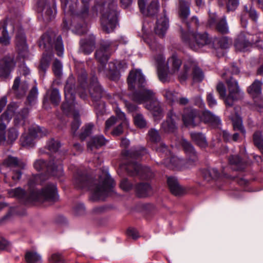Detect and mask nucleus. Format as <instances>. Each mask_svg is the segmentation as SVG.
<instances>
[{
  "mask_svg": "<svg viewBox=\"0 0 263 263\" xmlns=\"http://www.w3.org/2000/svg\"><path fill=\"white\" fill-rule=\"evenodd\" d=\"M130 89L138 88V92H135L132 96V99L138 103L147 102L145 107L152 112L155 120H159L163 117L160 104L155 97V92L145 87L146 81L140 70L130 71L127 78Z\"/></svg>",
  "mask_w": 263,
  "mask_h": 263,
  "instance_id": "nucleus-1",
  "label": "nucleus"
},
{
  "mask_svg": "<svg viewBox=\"0 0 263 263\" xmlns=\"http://www.w3.org/2000/svg\"><path fill=\"white\" fill-rule=\"evenodd\" d=\"M46 179L43 174L34 175L28 182V194L22 189L18 187L9 190L8 192L9 196L23 200L25 203L35 200H54L57 196V188L54 184H48L40 192L34 188L35 185L41 183Z\"/></svg>",
  "mask_w": 263,
  "mask_h": 263,
  "instance_id": "nucleus-2",
  "label": "nucleus"
},
{
  "mask_svg": "<svg viewBox=\"0 0 263 263\" xmlns=\"http://www.w3.org/2000/svg\"><path fill=\"white\" fill-rule=\"evenodd\" d=\"M90 0H82L83 7L79 12H77L78 0H61L62 7L65 13L72 15L70 21L64 20L62 24L63 28L67 30L70 26L74 29L73 31L82 34L87 31V25L84 20L90 15L89 2Z\"/></svg>",
  "mask_w": 263,
  "mask_h": 263,
  "instance_id": "nucleus-3",
  "label": "nucleus"
},
{
  "mask_svg": "<svg viewBox=\"0 0 263 263\" xmlns=\"http://www.w3.org/2000/svg\"><path fill=\"white\" fill-rule=\"evenodd\" d=\"M115 45L112 42H104L96 52V58L100 63L99 72L113 80H118L120 77V73L127 68V64L124 61H115L105 64L108 60L111 51L114 49Z\"/></svg>",
  "mask_w": 263,
  "mask_h": 263,
  "instance_id": "nucleus-4",
  "label": "nucleus"
},
{
  "mask_svg": "<svg viewBox=\"0 0 263 263\" xmlns=\"http://www.w3.org/2000/svg\"><path fill=\"white\" fill-rule=\"evenodd\" d=\"M157 65L158 75L159 80L164 83L169 79L168 75L177 73L182 65L181 59L176 54H173L164 64V58L161 53H159L155 58Z\"/></svg>",
  "mask_w": 263,
  "mask_h": 263,
  "instance_id": "nucleus-5",
  "label": "nucleus"
},
{
  "mask_svg": "<svg viewBox=\"0 0 263 263\" xmlns=\"http://www.w3.org/2000/svg\"><path fill=\"white\" fill-rule=\"evenodd\" d=\"M117 2L115 0H107L103 5L100 6L102 28L106 33L113 31L117 26Z\"/></svg>",
  "mask_w": 263,
  "mask_h": 263,
  "instance_id": "nucleus-6",
  "label": "nucleus"
},
{
  "mask_svg": "<svg viewBox=\"0 0 263 263\" xmlns=\"http://www.w3.org/2000/svg\"><path fill=\"white\" fill-rule=\"evenodd\" d=\"M73 82V77L72 76L69 77L65 86V101L62 104V108L63 111L66 114H69L71 112L73 113V121L71 124V130L73 134H74L80 125V121L78 114L74 110V90L72 88Z\"/></svg>",
  "mask_w": 263,
  "mask_h": 263,
  "instance_id": "nucleus-7",
  "label": "nucleus"
},
{
  "mask_svg": "<svg viewBox=\"0 0 263 263\" xmlns=\"http://www.w3.org/2000/svg\"><path fill=\"white\" fill-rule=\"evenodd\" d=\"M90 81V84L88 86L86 82V71L82 70L81 74H79L78 76L79 86L77 91L80 97L83 99L86 98L87 92H88L92 98L97 101L102 97L103 90L98 82L97 78L95 76H92Z\"/></svg>",
  "mask_w": 263,
  "mask_h": 263,
  "instance_id": "nucleus-8",
  "label": "nucleus"
},
{
  "mask_svg": "<svg viewBox=\"0 0 263 263\" xmlns=\"http://www.w3.org/2000/svg\"><path fill=\"white\" fill-rule=\"evenodd\" d=\"M18 108V105L15 103H10L7 110L1 115L0 117V142L5 140V129L6 123L9 122L12 117L15 115L14 121L18 123V120H24L27 117L29 114V109L25 107L15 114V111Z\"/></svg>",
  "mask_w": 263,
  "mask_h": 263,
  "instance_id": "nucleus-9",
  "label": "nucleus"
},
{
  "mask_svg": "<svg viewBox=\"0 0 263 263\" xmlns=\"http://www.w3.org/2000/svg\"><path fill=\"white\" fill-rule=\"evenodd\" d=\"M227 83L229 90V95L226 97V88L222 83H219L217 86V91L220 97L224 100L226 105L231 106L233 102L238 100L240 96V91L239 89L237 81L230 78L227 80Z\"/></svg>",
  "mask_w": 263,
  "mask_h": 263,
  "instance_id": "nucleus-10",
  "label": "nucleus"
},
{
  "mask_svg": "<svg viewBox=\"0 0 263 263\" xmlns=\"http://www.w3.org/2000/svg\"><path fill=\"white\" fill-rule=\"evenodd\" d=\"M114 185L112 179L107 173L104 172L100 176L98 183L90 186L89 189L96 199H104Z\"/></svg>",
  "mask_w": 263,
  "mask_h": 263,
  "instance_id": "nucleus-11",
  "label": "nucleus"
},
{
  "mask_svg": "<svg viewBox=\"0 0 263 263\" xmlns=\"http://www.w3.org/2000/svg\"><path fill=\"white\" fill-rule=\"evenodd\" d=\"M190 76L194 82H200L203 79L204 75L197 64L192 61H186L183 68L178 74V79L181 83L184 82Z\"/></svg>",
  "mask_w": 263,
  "mask_h": 263,
  "instance_id": "nucleus-12",
  "label": "nucleus"
},
{
  "mask_svg": "<svg viewBox=\"0 0 263 263\" xmlns=\"http://www.w3.org/2000/svg\"><path fill=\"white\" fill-rule=\"evenodd\" d=\"M54 37L55 34L54 32L51 31L48 32L42 35L39 42L40 47L45 49L46 51V52L43 54L39 66L40 70H42L43 72H44L49 65L52 54L50 53H48V51L50 50L52 47V41Z\"/></svg>",
  "mask_w": 263,
  "mask_h": 263,
  "instance_id": "nucleus-13",
  "label": "nucleus"
},
{
  "mask_svg": "<svg viewBox=\"0 0 263 263\" xmlns=\"http://www.w3.org/2000/svg\"><path fill=\"white\" fill-rule=\"evenodd\" d=\"M183 40L194 50L211 43V39L206 32L192 33H182Z\"/></svg>",
  "mask_w": 263,
  "mask_h": 263,
  "instance_id": "nucleus-14",
  "label": "nucleus"
},
{
  "mask_svg": "<svg viewBox=\"0 0 263 263\" xmlns=\"http://www.w3.org/2000/svg\"><path fill=\"white\" fill-rule=\"evenodd\" d=\"M47 134L44 128L37 126H32L29 129L28 134H23L20 139L21 145L24 147H32L36 139L40 138Z\"/></svg>",
  "mask_w": 263,
  "mask_h": 263,
  "instance_id": "nucleus-15",
  "label": "nucleus"
},
{
  "mask_svg": "<svg viewBox=\"0 0 263 263\" xmlns=\"http://www.w3.org/2000/svg\"><path fill=\"white\" fill-rule=\"evenodd\" d=\"M34 167L38 171L46 168L47 171L57 177L63 175V167L61 161L52 160L47 166L46 162L43 160H36L34 163Z\"/></svg>",
  "mask_w": 263,
  "mask_h": 263,
  "instance_id": "nucleus-16",
  "label": "nucleus"
},
{
  "mask_svg": "<svg viewBox=\"0 0 263 263\" xmlns=\"http://www.w3.org/2000/svg\"><path fill=\"white\" fill-rule=\"evenodd\" d=\"M125 168L130 175H139L142 178L146 179L152 177V173L149 167H142L135 162L128 163Z\"/></svg>",
  "mask_w": 263,
  "mask_h": 263,
  "instance_id": "nucleus-17",
  "label": "nucleus"
},
{
  "mask_svg": "<svg viewBox=\"0 0 263 263\" xmlns=\"http://www.w3.org/2000/svg\"><path fill=\"white\" fill-rule=\"evenodd\" d=\"M3 165L13 168L12 179L14 181H16L21 178L22 176L21 170L25 167L26 164L23 162L19 161L15 157L9 156L4 160Z\"/></svg>",
  "mask_w": 263,
  "mask_h": 263,
  "instance_id": "nucleus-18",
  "label": "nucleus"
},
{
  "mask_svg": "<svg viewBox=\"0 0 263 263\" xmlns=\"http://www.w3.org/2000/svg\"><path fill=\"white\" fill-rule=\"evenodd\" d=\"M182 121L186 127H195L200 122V114L198 110L191 107L185 108L182 116Z\"/></svg>",
  "mask_w": 263,
  "mask_h": 263,
  "instance_id": "nucleus-19",
  "label": "nucleus"
},
{
  "mask_svg": "<svg viewBox=\"0 0 263 263\" xmlns=\"http://www.w3.org/2000/svg\"><path fill=\"white\" fill-rule=\"evenodd\" d=\"M157 151L164 153L167 157L165 159L164 163L169 165L170 163L173 166L178 168H181L182 165L184 163V161L178 157L172 155L170 149L166 147L165 144L161 143L157 148Z\"/></svg>",
  "mask_w": 263,
  "mask_h": 263,
  "instance_id": "nucleus-20",
  "label": "nucleus"
},
{
  "mask_svg": "<svg viewBox=\"0 0 263 263\" xmlns=\"http://www.w3.org/2000/svg\"><path fill=\"white\" fill-rule=\"evenodd\" d=\"M147 0H138V4L141 12L147 16H153L156 14L159 10L158 0H152L146 7Z\"/></svg>",
  "mask_w": 263,
  "mask_h": 263,
  "instance_id": "nucleus-21",
  "label": "nucleus"
},
{
  "mask_svg": "<svg viewBox=\"0 0 263 263\" xmlns=\"http://www.w3.org/2000/svg\"><path fill=\"white\" fill-rule=\"evenodd\" d=\"M15 45L19 55L23 58L26 57L28 55V47L23 32L20 31L16 34Z\"/></svg>",
  "mask_w": 263,
  "mask_h": 263,
  "instance_id": "nucleus-22",
  "label": "nucleus"
},
{
  "mask_svg": "<svg viewBox=\"0 0 263 263\" xmlns=\"http://www.w3.org/2000/svg\"><path fill=\"white\" fill-rule=\"evenodd\" d=\"M28 88V84L26 81H23L21 77H16L13 82L12 90L18 98L24 97Z\"/></svg>",
  "mask_w": 263,
  "mask_h": 263,
  "instance_id": "nucleus-23",
  "label": "nucleus"
},
{
  "mask_svg": "<svg viewBox=\"0 0 263 263\" xmlns=\"http://www.w3.org/2000/svg\"><path fill=\"white\" fill-rule=\"evenodd\" d=\"M181 144L187 157V165L186 167H189L190 165H192L197 161V156L194 147L187 141L182 139L181 140Z\"/></svg>",
  "mask_w": 263,
  "mask_h": 263,
  "instance_id": "nucleus-24",
  "label": "nucleus"
},
{
  "mask_svg": "<svg viewBox=\"0 0 263 263\" xmlns=\"http://www.w3.org/2000/svg\"><path fill=\"white\" fill-rule=\"evenodd\" d=\"M14 65V62L11 58H5L1 60L0 61V77L7 78Z\"/></svg>",
  "mask_w": 263,
  "mask_h": 263,
  "instance_id": "nucleus-25",
  "label": "nucleus"
},
{
  "mask_svg": "<svg viewBox=\"0 0 263 263\" xmlns=\"http://www.w3.org/2000/svg\"><path fill=\"white\" fill-rule=\"evenodd\" d=\"M43 11V16L45 21L48 22L53 19L56 14L54 0L46 2Z\"/></svg>",
  "mask_w": 263,
  "mask_h": 263,
  "instance_id": "nucleus-26",
  "label": "nucleus"
},
{
  "mask_svg": "<svg viewBox=\"0 0 263 263\" xmlns=\"http://www.w3.org/2000/svg\"><path fill=\"white\" fill-rule=\"evenodd\" d=\"M167 184L171 193L175 196H181L186 192V189L180 185L177 180L174 177L167 178Z\"/></svg>",
  "mask_w": 263,
  "mask_h": 263,
  "instance_id": "nucleus-27",
  "label": "nucleus"
},
{
  "mask_svg": "<svg viewBox=\"0 0 263 263\" xmlns=\"http://www.w3.org/2000/svg\"><path fill=\"white\" fill-rule=\"evenodd\" d=\"M168 27V20L165 16H160L156 22L155 32L160 36H163Z\"/></svg>",
  "mask_w": 263,
  "mask_h": 263,
  "instance_id": "nucleus-28",
  "label": "nucleus"
},
{
  "mask_svg": "<svg viewBox=\"0 0 263 263\" xmlns=\"http://www.w3.org/2000/svg\"><path fill=\"white\" fill-rule=\"evenodd\" d=\"M257 42L253 40L249 42L246 40L244 35L241 34L235 40V46L237 50L245 52L248 50L251 44H255Z\"/></svg>",
  "mask_w": 263,
  "mask_h": 263,
  "instance_id": "nucleus-29",
  "label": "nucleus"
},
{
  "mask_svg": "<svg viewBox=\"0 0 263 263\" xmlns=\"http://www.w3.org/2000/svg\"><path fill=\"white\" fill-rule=\"evenodd\" d=\"M200 121H203L204 123L213 126H218L220 123V120L219 117L208 110L203 111L202 116H200Z\"/></svg>",
  "mask_w": 263,
  "mask_h": 263,
  "instance_id": "nucleus-30",
  "label": "nucleus"
},
{
  "mask_svg": "<svg viewBox=\"0 0 263 263\" xmlns=\"http://www.w3.org/2000/svg\"><path fill=\"white\" fill-rule=\"evenodd\" d=\"M115 111L118 118L122 120V122L112 130L111 133L114 136H118L123 133L122 124H124L126 125L128 123L125 118V114L121 111L118 107H117Z\"/></svg>",
  "mask_w": 263,
  "mask_h": 263,
  "instance_id": "nucleus-31",
  "label": "nucleus"
},
{
  "mask_svg": "<svg viewBox=\"0 0 263 263\" xmlns=\"http://www.w3.org/2000/svg\"><path fill=\"white\" fill-rule=\"evenodd\" d=\"M107 140L102 136H96L91 139V140L88 143V147L91 151L95 148H98L99 147L105 145Z\"/></svg>",
  "mask_w": 263,
  "mask_h": 263,
  "instance_id": "nucleus-32",
  "label": "nucleus"
},
{
  "mask_svg": "<svg viewBox=\"0 0 263 263\" xmlns=\"http://www.w3.org/2000/svg\"><path fill=\"white\" fill-rule=\"evenodd\" d=\"M243 13L244 14L241 16L240 21L241 25L243 27H246V26L247 21L246 18L245 16L246 14H248L250 17L254 21H255L257 18L258 15L256 10L250 5L249 7L247 6H244V11Z\"/></svg>",
  "mask_w": 263,
  "mask_h": 263,
  "instance_id": "nucleus-33",
  "label": "nucleus"
},
{
  "mask_svg": "<svg viewBox=\"0 0 263 263\" xmlns=\"http://www.w3.org/2000/svg\"><path fill=\"white\" fill-rule=\"evenodd\" d=\"M95 37L90 36L88 40H81L80 45L82 50L87 54L90 53L94 48Z\"/></svg>",
  "mask_w": 263,
  "mask_h": 263,
  "instance_id": "nucleus-34",
  "label": "nucleus"
},
{
  "mask_svg": "<svg viewBox=\"0 0 263 263\" xmlns=\"http://www.w3.org/2000/svg\"><path fill=\"white\" fill-rule=\"evenodd\" d=\"M146 153V150L144 148L138 149L132 148L129 151L125 150L122 152L124 156L131 159H138Z\"/></svg>",
  "mask_w": 263,
  "mask_h": 263,
  "instance_id": "nucleus-35",
  "label": "nucleus"
},
{
  "mask_svg": "<svg viewBox=\"0 0 263 263\" xmlns=\"http://www.w3.org/2000/svg\"><path fill=\"white\" fill-rule=\"evenodd\" d=\"M137 194L140 197H144L152 194V188L147 183H140L136 187Z\"/></svg>",
  "mask_w": 263,
  "mask_h": 263,
  "instance_id": "nucleus-36",
  "label": "nucleus"
},
{
  "mask_svg": "<svg viewBox=\"0 0 263 263\" xmlns=\"http://www.w3.org/2000/svg\"><path fill=\"white\" fill-rule=\"evenodd\" d=\"M261 83L260 81L255 80L248 88V92L253 97H257L261 93Z\"/></svg>",
  "mask_w": 263,
  "mask_h": 263,
  "instance_id": "nucleus-37",
  "label": "nucleus"
},
{
  "mask_svg": "<svg viewBox=\"0 0 263 263\" xmlns=\"http://www.w3.org/2000/svg\"><path fill=\"white\" fill-rule=\"evenodd\" d=\"M189 4L183 0L179 1V14L181 18L186 19L190 15Z\"/></svg>",
  "mask_w": 263,
  "mask_h": 263,
  "instance_id": "nucleus-38",
  "label": "nucleus"
},
{
  "mask_svg": "<svg viewBox=\"0 0 263 263\" xmlns=\"http://www.w3.org/2000/svg\"><path fill=\"white\" fill-rule=\"evenodd\" d=\"M25 260L27 263H42V257L36 252L28 251L25 254Z\"/></svg>",
  "mask_w": 263,
  "mask_h": 263,
  "instance_id": "nucleus-39",
  "label": "nucleus"
},
{
  "mask_svg": "<svg viewBox=\"0 0 263 263\" xmlns=\"http://www.w3.org/2000/svg\"><path fill=\"white\" fill-rule=\"evenodd\" d=\"M73 182L76 187L82 189L87 186L88 179L85 175L78 174L74 176Z\"/></svg>",
  "mask_w": 263,
  "mask_h": 263,
  "instance_id": "nucleus-40",
  "label": "nucleus"
},
{
  "mask_svg": "<svg viewBox=\"0 0 263 263\" xmlns=\"http://www.w3.org/2000/svg\"><path fill=\"white\" fill-rule=\"evenodd\" d=\"M133 117L134 124L137 127L142 128L146 126L147 122L142 114L139 112H136L133 114Z\"/></svg>",
  "mask_w": 263,
  "mask_h": 263,
  "instance_id": "nucleus-41",
  "label": "nucleus"
},
{
  "mask_svg": "<svg viewBox=\"0 0 263 263\" xmlns=\"http://www.w3.org/2000/svg\"><path fill=\"white\" fill-rule=\"evenodd\" d=\"M191 137L197 145L201 147H205L207 146V142L204 136L198 133H191Z\"/></svg>",
  "mask_w": 263,
  "mask_h": 263,
  "instance_id": "nucleus-42",
  "label": "nucleus"
},
{
  "mask_svg": "<svg viewBox=\"0 0 263 263\" xmlns=\"http://www.w3.org/2000/svg\"><path fill=\"white\" fill-rule=\"evenodd\" d=\"M163 95L170 103L177 102L179 97L178 92L168 89H164L163 91Z\"/></svg>",
  "mask_w": 263,
  "mask_h": 263,
  "instance_id": "nucleus-43",
  "label": "nucleus"
},
{
  "mask_svg": "<svg viewBox=\"0 0 263 263\" xmlns=\"http://www.w3.org/2000/svg\"><path fill=\"white\" fill-rule=\"evenodd\" d=\"M10 37L4 23H0V42L4 45L9 43Z\"/></svg>",
  "mask_w": 263,
  "mask_h": 263,
  "instance_id": "nucleus-44",
  "label": "nucleus"
},
{
  "mask_svg": "<svg viewBox=\"0 0 263 263\" xmlns=\"http://www.w3.org/2000/svg\"><path fill=\"white\" fill-rule=\"evenodd\" d=\"M161 128L165 133H172L175 132L177 126L175 122L167 118L166 121L162 123Z\"/></svg>",
  "mask_w": 263,
  "mask_h": 263,
  "instance_id": "nucleus-45",
  "label": "nucleus"
},
{
  "mask_svg": "<svg viewBox=\"0 0 263 263\" xmlns=\"http://www.w3.org/2000/svg\"><path fill=\"white\" fill-rule=\"evenodd\" d=\"M38 95L37 89L34 86L30 91L27 99V104L29 106L33 105L37 101Z\"/></svg>",
  "mask_w": 263,
  "mask_h": 263,
  "instance_id": "nucleus-46",
  "label": "nucleus"
},
{
  "mask_svg": "<svg viewBox=\"0 0 263 263\" xmlns=\"http://www.w3.org/2000/svg\"><path fill=\"white\" fill-rule=\"evenodd\" d=\"M46 93L50 96V100L52 104L58 105L59 103L61 101V96L58 89H53L51 91L48 90Z\"/></svg>",
  "mask_w": 263,
  "mask_h": 263,
  "instance_id": "nucleus-47",
  "label": "nucleus"
},
{
  "mask_svg": "<svg viewBox=\"0 0 263 263\" xmlns=\"http://www.w3.org/2000/svg\"><path fill=\"white\" fill-rule=\"evenodd\" d=\"M230 118L233 122L234 129L239 130L242 133H245V130L242 125V121L239 116L236 114L234 116L231 117Z\"/></svg>",
  "mask_w": 263,
  "mask_h": 263,
  "instance_id": "nucleus-48",
  "label": "nucleus"
},
{
  "mask_svg": "<svg viewBox=\"0 0 263 263\" xmlns=\"http://www.w3.org/2000/svg\"><path fill=\"white\" fill-rule=\"evenodd\" d=\"M54 48L58 56H62L64 53V46L62 37L60 35L57 36L56 40L54 42Z\"/></svg>",
  "mask_w": 263,
  "mask_h": 263,
  "instance_id": "nucleus-49",
  "label": "nucleus"
},
{
  "mask_svg": "<svg viewBox=\"0 0 263 263\" xmlns=\"http://www.w3.org/2000/svg\"><path fill=\"white\" fill-rule=\"evenodd\" d=\"M96 116L98 119L101 118L105 112V106L103 102H96L95 104Z\"/></svg>",
  "mask_w": 263,
  "mask_h": 263,
  "instance_id": "nucleus-50",
  "label": "nucleus"
},
{
  "mask_svg": "<svg viewBox=\"0 0 263 263\" xmlns=\"http://www.w3.org/2000/svg\"><path fill=\"white\" fill-rule=\"evenodd\" d=\"M253 141L255 145L259 149L263 151V138L261 133L258 131L254 134Z\"/></svg>",
  "mask_w": 263,
  "mask_h": 263,
  "instance_id": "nucleus-51",
  "label": "nucleus"
},
{
  "mask_svg": "<svg viewBox=\"0 0 263 263\" xmlns=\"http://www.w3.org/2000/svg\"><path fill=\"white\" fill-rule=\"evenodd\" d=\"M204 176L205 179L209 181L211 179L217 178L219 176V173L216 168H212L205 171Z\"/></svg>",
  "mask_w": 263,
  "mask_h": 263,
  "instance_id": "nucleus-52",
  "label": "nucleus"
},
{
  "mask_svg": "<svg viewBox=\"0 0 263 263\" xmlns=\"http://www.w3.org/2000/svg\"><path fill=\"white\" fill-rule=\"evenodd\" d=\"M216 29L218 31L222 33H228L229 29L225 17H223L217 23Z\"/></svg>",
  "mask_w": 263,
  "mask_h": 263,
  "instance_id": "nucleus-53",
  "label": "nucleus"
},
{
  "mask_svg": "<svg viewBox=\"0 0 263 263\" xmlns=\"http://www.w3.org/2000/svg\"><path fill=\"white\" fill-rule=\"evenodd\" d=\"M149 140L153 142H157L160 140V136L158 130L155 129H151L148 133Z\"/></svg>",
  "mask_w": 263,
  "mask_h": 263,
  "instance_id": "nucleus-54",
  "label": "nucleus"
},
{
  "mask_svg": "<svg viewBox=\"0 0 263 263\" xmlns=\"http://www.w3.org/2000/svg\"><path fill=\"white\" fill-rule=\"evenodd\" d=\"M93 127L92 123H88L86 124L83 128L82 132L80 134V138L84 139L86 137L88 136L91 133Z\"/></svg>",
  "mask_w": 263,
  "mask_h": 263,
  "instance_id": "nucleus-55",
  "label": "nucleus"
},
{
  "mask_svg": "<svg viewBox=\"0 0 263 263\" xmlns=\"http://www.w3.org/2000/svg\"><path fill=\"white\" fill-rule=\"evenodd\" d=\"M53 71L57 77H60L62 74V65L58 60H55L53 64Z\"/></svg>",
  "mask_w": 263,
  "mask_h": 263,
  "instance_id": "nucleus-56",
  "label": "nucleus"
},
{
  "mask_svg": "<svg viewBox=\"0 0 263 263\" xmlns=\"http://www.w3.org/2000/svg\"><path fill=\"white\" fill-rule=\"evenodd\" d=\"M47 146L50 151L56 152L60 147V143L58 140L51 139L48 141Z\"/></svg>",
  "mask_w": 263,
  "mask_h": 263,
  "instance_id": "nucleus-57",
  "label": "nucleus"
},
{
  "mask_svg": "<svg viewBox=\"0 0 263 263\" xmlns=\"http://www.w3.org/2000/svg\"><path fill=\"white\" fill-rule=\"evenodd\" d=\"M18 135V131L15 128H11L8 132V140L11 142H13L17 139Z\"/></svg>",
  "mask_w": 263,
  "mask_h": 263,
  "instance_id": "nucleus-58",
  "label": "nucleus"
},
{
  "mask_svg": "<svg viewBox=\"0 0 263 263\" xmlns=\"http://www.w3.org/2000/svg\"><path fill=\"white\" fill-rule=\"evenodd\" d=\"M120 187L125 191H128L133 187V184L126 179H123L120 183Z\"/></svg>",
  "mask_w": 263,
  "mask_h": 263,
  "instance_id": "nucleus-59",
  "label": "nucleus"
},
{
  "mask_svg": "<svg viewBox=\"0 0 263 263\" xmlns=\"http://www.w3.org/2000/svg\"><path fill=\"white\" fill-rule=\"evenodd\" d=\"M239 4L238 0H229L227 4L228 11H233L236 9Z\"/></svg>",
  "mask_w": 263,
  "mask_h": 263,
  "instance_id": "nucleus-60",
  "label": "nucleus"
},
{
  "mask_svg": "<svg viewBox=\"0 0 263 263\" xmlns=\"http://www.w3.org/2000/svg\"><path fill=\"white\" fill-rule=\"evenodd\" d=\"M167 118L176 123V121L179 120L180 116L174 112V110H171L167 114Z\"/></svg>",
  "mask_w": 263,
  "mask_h": 263,
  "instance_id": "nucleus-61",
  "label": "nucleus"
},
{
  "mask_svg": "<svg viewBox=\"0 0 263 263\" xmlns=\"http://www.w3.org/2000/svg\"><path fill=\"white\" fill-rule=\"evenodd\" d=\"M50 263H60L62 261L61 255L59 253H54L49 258Z\"/></svg>",
  "mask_w": 263,
  "mask_h": 263,
  "instance_id": "nucleus-62",
  "label": "nucleus"
},
{
  "mask_svg": "<svg viewBox=\"0 0 263 263\" xmlns=\"http://www.w3.org/2000/svg\"><path fill=\"white\" fill-rule=\"evenodd\" d=\"M206 100L210 107H213L217 104V101L215 99L213 93H209L207 95Z\"/></svg>",
  "mask_w": 263,
  "mask_h": 263,
  "instance_id": "nucleus-63",
  "label": "nucleus"
},
{
  "mask_svg": "<svg viewBox=\"0 0 263 263\" xmlns=\"http://www.w3.org/2000/svg\"><path fill=\"white\" fill-rule=\"evenodd\" d=\"M127 234L129 237H131L134 239H136L139 237L138 232L134 228H129L127 231Z\"/></svg>",
  "mask_w": 263,
  "mask_h": 263,
  "instance_id": "nucleus-64",
  "label": "nucleus"
}]
</instances>
